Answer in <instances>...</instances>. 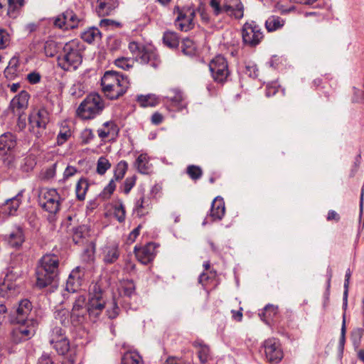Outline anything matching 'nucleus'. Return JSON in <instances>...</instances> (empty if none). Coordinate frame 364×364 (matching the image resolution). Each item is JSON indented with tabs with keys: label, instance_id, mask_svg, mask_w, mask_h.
I'll use <instances>...</instances> for the list:
<instances>
[{
	"label": "nucleus",
	"instance_id": "nucleus-1",
	"mask_svg": "<svg viewBox=\"0 0 364 364\" xmlns=\"http://www.w3.org/2000/svg\"><path fill=\"white\" fill-rule=\"evenodd\" d=\"M59 259L54 254L44 255L38 262L36 268L37 288L42 289L54 283L59 273Z\"/></svg>",
	"mask_w": 364,
	"mask_h": 364
},
{
	"label": "nucleus",
	"instance_id": "nucleus-2",
	"mask_svg": "<svg viewBox=\"0 0 364 364\" xmlns=\"http://www.w3.org/2000/svg\"><path fill=\"white\" fill-rule=\"evenodd\" d=\"M83 50L79 43L70 41L65 44L57 57L58 67L67 72L75 71L82 63Z\"/></svg>",
	"mask_w": 364,
	"mask_h": 364
},
{
	"label": "nucleus",
	"instance_id": "nucleus-3",
	"mask_svg": "<svg viewBox=\"0 0 364 364\" xmlns=\"http://www.w3.org/2000/svg\"><path fill=\"white\" fill-rule=\"evenodd\" d=\"M87 304L89 318L95 323L100 318L107 304L105 292L99 284H95L90 288Z\"/></svg>",
	"mask_w": 364,
	"mask_h": 364
},
{
	"label": "nucleus",
	"instance_id": "nucleus-4",
	"mask_svg": "<svg viewBox=\"0 0 364 364\" xmlns=\"http://www.w3.org/2000/svg\"><path fill=\"white\" fill-rule=\"evenodd\" d=\"M104 108L102 97L97 93H91L80 104L77 114L82 119H91L99 115Z\"/></svg>",
	"mask_w": 364,
	"mask_h": 364
},
{
	"label": "nucleus",
	"instance_id": "nucleus-5",
	"mask_svg": "<svg viewBox=\"0 0 364 364\" xmlns=\"http://www.w3.org/2000/svg\"><path fill=\"white\" fill-rule=\"evenodd\" d=\"M210 5L216 16L225 13L235 19H240L244 16V6L240 0H210Z\"/></svg>",
	"mask_w": 364,
	"mask_h": 364
},
{
	"label": "nucleus",
	"instance_id": "nucleus-6",
	"mask_svg": "<svg viewBox=\"0 0 364 364\" xmlns=\"http://www.w3.org/2000/svg\"><path fill=\"white\" fill-rule=\"evenodd\" d=\"M50 112L45 106L32 107L28 120L30 131L35 134H41L50 122Z\"/></svg>",
	"mask_w": 364,
	"mask_h": 364
},
{
	"label": "nucleus",
	"instance_id": "nucleus-7",
	"mask_svg": "<svg viewBox=\"0 0 364 364\" xmlns=\"http://www.w3.org/2000/svg\"><path fill=\"white\" fill-rule=\"evenodd\" d=\"M16 323L18 326L12 329L11 339L12 342L18 344L28 341L34 336L38 321V319H30V322Z\"/></svg>",
	"mask_w": 364,
	"mask_h": 364
},
{
	"label": "nucleus",
	"instance_id": "nucleus-8",
	"mask_svg": "<svg viewBox=\"0 0 364 364\" xmlns=\"http://www.w3.org/2000/svg\"><path fill=\"white\" fill-rule=\"evenodd\" d=\"M70 313V322L73 326H79L85 323L88 316V309L85 295L80 294L75 297Z\"/></svg>",
	"mask_w": 364,
	"mask_h": 364
},
{
	"label": "nucleus",
	"instance_id": "nucleus-9",
	"mask_svg": "<svg viewBox=\"0 0 364 364\" xmlns=\"http://www.w3.org/2000/svg\"><path fill=\"white\" fill-rule=\"evenodd\" d=\"M242 42L250 47H255L264 38L260 26L254 21L246 22L242 28Z\"/></svg>",
	"mask_w": 364,
	"mask_h": 364
},
{
	"label": "nucleus",
	"instance_id": "nucleus-10",
	"mask_svg": "<svg viewBox=\"0 0 364 364\" xmlns=\"http://www.w3.org/2000/svg\"><path fill=\"white\" fill-rule=\"evenodd\" d=\"M63 198L54 188L46 189L39 196V203L43 210L56 214L60 209Z\"/></svg>",
	"mask_w": 364,
	"mask_h": 364
},
{
	"label": "nucleus",
	"instance_id": "nucleus-11",
	"mask_svg": "<svg viewBox=\"0 0 364 364\" xmlns=\"http://www.w3.org/2000/svg\"><path fill=\"white\" fill-rule=\"evenodd\" d=\"M209 69L215 82L223 84L230 75L227 60L221 55L215 56L209 63Z\"/></svg>",
	"mask_w": 364,
	"mask_h": 364
},
{
	"label": "nucleus",
	"instance_id": "nucleus-12",
	"mask_svg": "<svg viewBox=\"0 0 364 364\" xmlns=\"http://www.w3.org/2000/svg\"><path fill=\"white\" fill-rule=\"evenodd\" d=\"M118 297L120 299V304L126 311L129 309L136 310L138 309V305L136 302H128V299H138V296L136 292V286L132 280H127L124 282L122 287V291L119 293Z\"/></svg>",
	"mask_w": 364,
	"mask_h": 364
},
{
	"label": "nucleus",
	"instance_id": "nucleus-13",
	"mask_svg": "<svg viewBox=\"0 0 364 364\" xmlns=\"http://www.w3.org/2000/svg\"><path fill=\"white\" fill-rule=\"evenodd\" d=\"M267 360L272 364L279 363L284 354L279 342L275 338H269L263 343Z\"/></svg>",
	"mask_w": 364,
	"mask_h": 364
},
{
	"label": "nucleus",
	"instance_id": "nucleus-14",
	"mask_svg": "<svg viewBox=\"0 0 364 364\" xmlns=\"http://www.w3.org/2000/svg\"><path fill=\"white\" fill-rule=\"evenodd\" d=\"M30 319H37L36 311L33 309V304L27 299H21L16 311L14 323L30 322Z\"/></svg>",
	"mask_w": 364,
	"mask_h": 364
},
{
	"label": "nucleus",
	"instance_id": "nucleus-15",
	"mask_svg": "<svg viewBox=\"0 0 364 364\" xmlns=\"http://www.w3.org/2000/svg\"><path fill=\"white\" fill-rule=\"evenodd\" d=\"M80 21L81 19L77 16L73 10L67 9L55 18L54 25L65 30L73 29L79 26Z\"/></svg>",
	"mask_w": 364,
	"mask_h": 364
},
{
	"label": "nucleus",
	"instance_id": "nucleus-16",
	"mask_svg": "<svg viewBox=\"0 0 364 364\" xmlns=\"http://www.w3.org/2000/svg\"><path fill=\"white\" fill-rule=\"evenodd\" d=\"M184 97L183 92L178 88H171L167 91L164 97V102L172 111L182 110L186 106L183 105Z\"/></svg>",
	"mask_w": 364,
	"mask_h": 364
},
{
	"label": "nucleus",
	"instance_id": "nucleus-17",
	"mask_svg": "<svg viewBox=\"0 0 364 364\" xmlns=\"http://www.w3.org/2000/svg\"><path fill=\"white\" fill-rule=\"evenodd\" d=\"M24 192L25 190H21L15 196L7 199L4 203L1 205V212L4 219L9 216H15L17 215L18 209L23 201Z\"/></svg>",
	"mask_w": 364,
	"mask_h": 364
},
{
	"label": "nucleus",
	"instance_id": "nucleus-18",
	"mask_svg": "<svg viewBox=\"0 0 364 364\" xmlns=\"http://www.w3.org/2000/svg\"><path fill=\"white\" fill-rule=\"evenodd\" d=\"M157 245L154 242H148L143 247H134V254L139 262L143 264H148L151 262L156 256V248Z\"/></svg>",
	"mask_w": 364,
	"mask_h": 364
},
{
	"label": "nucleus",
	"instance_id": "nucleus-19",
	"mask_svg": "<svg viewBox=\"0 0 364 364\" xmlns=\"http://www.w3.org/2000/svg\"><path fill=\"white\" fill-rule=\"evenodd\" d=\"M52 346L58 355H65L68 353V357L62 361V364H75L76 360V352L74 348H70L68 338L61 341H60Z\"/></svg>",
	"mask_w": 364,
	"mask_h": 364
},
{
	"label": "nucleus",
	"instance_id": "nucleus-20",
	"mask_svg": "<svg viewBox=\"0 0 364 364\" xmlns=\"http://www.w3.org/2000/svg\"><path fill=\"white\" fill-rule=\"evenodd\" d=\"M17 145V138L11 132H6L0 135V154L12 156Z\"/></svg>",
	"mask_w": 364,
	"mask_h": 364
},
{
	"label": "nucleus",
	"instance_id": "nucleus-21",
	"mask_svg": "<svg viewBox=\"0 0 364 364\" xmlns=\"http://www.w3.org/2000/svg\"><path fill=\"white\" fill-rule=\"evenodd\" d=\"M85 272V268L81 267L73 269L67 279L66 290L75 292L82 284Z\"/></svg>",
	"mask_w": 364,
	"mask_h": 364
},
{
	"label": "nucleus",
	"instance_id": "nucleus-22",
	"mask_svg": "<svg viewBox=\"0 0 364 364\" xmlns=\"http://www.w3.org/2000/svg\"><path fill=\"white\" fill-rule=\"evenodd\" d=\"M110 88V90H104L105 96L110 100H117L122 97L129 89L130 82L129 77L121 78L119 83H117Z\"/></svg>",
	"mask_w": 364,
	"mask_h": 364
},
{
	"label": "nucleus",
	"instance_id": "nucleus-23",
	"mask_svg": "<svg viewBox=\"0 0 364 364\" xmlns=\"http://www.w3.org/2000/svg\"><path fill=\"white\" fill-rule=\"evenodd\" d=\"M136 61L141 64L150 65L154 68H158L161 63L160 57L156 50L146 46L142 50Z\"/></svg>",
	"mask_w": 364,
	"mask_h": 364
},
{
	"label": "nucleus",
	"instance_id": "nucleus-24",
	"mask_svg": "<svg viewBox=\"0 0 364 364\" xmlns=\"http://www.w3.org/2000/svg\"><path fill=\"white\" fill-rule=\"evenodd\" d=\"M30 95L26 90L21 91L11 101L9 109L14 114L16 112H23V110L28 107Z\"/></svg>",
	"mask_w": 364,
	"mask_h": 364
},
{
	"label": "nucleus",
	"instance_id": "nucleus-25",
	"mask_svg": "<svg viewBox=\"0 0 364 364\" xmlns=\"http://www.w3.org/2000/svg\"><path fill=\"white\" fill-rule=\"evenodd\" d=\"M128 77L119 72L114 70H107L101 78V86L102 92L104 90H110V88L114 87L117 83H119L121 78Z\"/></svg>",
	"mask_w": 364,
	"mask_h": 364
},
{
	"label": "nucleus",
	"instance_id": "nucleus-26",
	"mask_svg": "<svg viewBox=\"0 0 364 364\" xmlns=\"http://www.w3.org/2000/svg\"><path fill=\"white\" fill-rule=\"evenodd\" d=\"M225 213V201L223 198L218 196L212 202L209 217L212 221L221 220Z\"/></svg>",
	"mask_w": 364,
	"mask_h": 364
},
{
	"label": "nucleus",
	"instance_id": "nucleus-27",
	"mask_svg": "<svg viewBox=\"0 0 364 364\" xmlns=\"http://www.w3.org/2000/svg\"><path fill=\"white\" fill-rule=\"evenodd\" d=\"M102 260L106 264L114 263L120 256L119 246L117 244L106 245L102 248Z\"/></svg>",
	"mask_w": 364,
	"mask_h": 364
},
{
	"label": "nucleus",
	"instance_id": "nucleus-28",
	"mask_svg": "<svg viewBox=\"0 0 364 364\" xmlns=\"http://www.w3.org/2000/svg\"><path fill=\"white\" fill-rule=\"evenodd\" d=\"M151 208V199L149 197L141 196L135 203L134 213L136 216L141 218L148 215Z\"/></svg>",
	"mask_w": 364,
	"mask_h": 364
},
{
	"label": "nucleus",
	"instance_id": "nucleus-29",
	"mask_svg": "<svg viewBox=\"0 0 364 364\" xmlns=\"http://www.w3.org/2000/svg\"><path fill=\"white\" fill-rule=\"evenodd\" d=\"M97 2L98 6L96 11L100 16L110 15L119 5L117 0H97Z\"/></svg>",
	"mask_w": 364,
	"mask_h": 364
},
{
	"label": "nucleus",
	"instance_id": "nucleus-30",
	"mask_svg": "<svg viewBox=\"0 0 364 364\" xmlns=\"http://www.w3.org/2000/svg\"><path fill=\"white\" fill-rule=\"evenodd\" d=\"M103 129H99L97 134L101 139H105L109 136L112 137L118 135L119 129L114 121H108L103 124Z\"/></svg>",
	"mask_w": 364,
	"mask_h": 364
},
{
	"label": "nucleus",
	"instance_id": "nucleus-31",
	"mask_svg": "<svg viewBox=\"0 0 364 364\" xmlns=\"http://www.w3.org/2000/svg\"><path fill=\"white\" fill-rule=\"evenodd\" d=\"M25 241L23 229L21 226H17L8 237L9 245L15 248L20 247Z\"/></svg>",
	"mask_w": 364,
	"mask_h": 364
},
{
	"label": "nucleus",
	"instance_id": "nucleus-32",
	"mask_svg": "<svg viewBox=\"0 0 364 364\" xmlns=\"http://www.w3.org/2000/svg\"><path fill=\"white\" fill-rule=\"evenodd\" d=\"M120 299L119 297H116L115 296H112L111 301H107L106 304V315L108 318L113 320L115 319L120 314V308L119 306V304Z\"/></svg>",
	"mask_w": 364,
	"mask_h": 364
},
{
	"label": "nucleus",
	"instance_id": "nucleus-33",
	"mask_svg": "<svg viewBox=\"0 0 364 364\" xmlns=\"http://www.w3.org/2000/svg\"><path fill=\"white\" fill-rule=\"evenodd\" d=\"M278 314V307L272 304L267 305L263 311L259 314L261 319L267 325H271L277 317Z\"/></svg>",
	"mask_w": 364,
	"mask_h": 364
},
{
	"label": "nucleus",
	"instance_id": "nucleus-34",
	"mask_svg": "<svg viewBox=\"0 0 364 364\" xmlns=\"http://www.w3.org/2000/svg\"><path fill=\"white\" fill-rule=\"evenodd\" d=\"M178 14L176 19L175 21V26L181 31H188L193 28L194 23L191 22L186 14H183L181 11H176Z\"/></svg>",
	"mask_w": 364,
	"mask_h": 364
},
{
	"label": "nucleus",
	"instance_id": "nucleus-35",
	"mask_svg": "<svg viewBox=\"0 0 364 364\" xmlns=\"http://www.w3.org/2000/svg\"><path fill=\"white\" fill-rule=\"evenodd\" d=\"M90 183L86 178L82 177L77 182L75 186L76 198L79 201H83L85 199L87 191Z\"/></svg>",
	"mask_w": 364,
	"mask_h": 364
},
{
	"label": "nucleus",
	"instance_id": "nucleus-36",
	"mask_svg": "<svg viewBox=\"0 0 364 364\" xmlns=\"http://www.w3.org/2000/svg\"><path fill=\"white\" fill-rule=\"evenodd\" d=\"M82 39L88 43H92L95 41H100L102 38V33L96 27H91L81 34Z\"/></svg>",
	"mask_w": 364,
	"mask_h": 364
},
{
	"label": "nucleus",
	"instance_id": "nucleus-37",
	"mask_svg": "<svg viewBox=\"0 0 364 364\" xmlns=\"http://www.w3.org/2000/svg\"><path fill=\"white\" fill-rule=\"evenodd\" d=\"M89 228L85 225H78L72 229L73 240L79 244L89 235Z\"/></svg>",
	"mask_w": 364,
	"mask_h": 364
},
{
	"label": "nucleus",
	"instance_id": "nucleus-38",
	"mask_svg": "<svg viewBox=\"0 0 364 364\" xmlns=\"http://www.w3.org/2000/svg\"><path fill=\"white\" fill-rule=\"evenodd\" d=\"M122 364H144L142 357L136 350H129L123 355Z\"/></svg>",
	"mask_w": 364,
	"mask_h": 364
},
{
	"label": "nucleus",
	"instance_id": "nucleus-39",
	"mask_svg": "<svg viewBox=\"0 0 364 364\" xmlns=\"http://www.w3.org/2000/svg\"><path fill=\"white\" fill-rule=\"evenodd\" d=\"M193 346L198 348V357L201 364H205L210 358L209 347L199 341H194Z\"/></svg>",
	"mask_w": 364,
	"mask_h": 364
},
{
	"label": "nucleus",
	"instance_id": "nucleus-40",
	"mask_svg": "<svg viewBox=\"0 0 364 364\" xmlns=\"http://www.w3.org/2000/svg\"><path fill=\"white\" fill-rule=\"evenodd\" d=\"M54 318L63 327H68L70 322V313L65 308L56 309L54 311Z\"/></svg>",
	"mask_w": 364,
	"mask_h": 364
},
{
	"label": "nucleus",
	"instance_id": "nucleus-41",
	"mask_svg": "<svg viewBox=\"0 0 364 364\" xmlns=\"http://www.w3.org/2000/svg\"><path fill=\"white\" fill-rule=\"evenodd\" d=\"M136 101L141 107H155L159 103V98L154 94H149L146 95H138Z\"/></svg>",
	"mask_w": 364,
	"mask_h": 364
},
{
	"label": "nucleus",
	"instance_id": "nucleus-42",
	"mask_svg": "<svg viewBox=\"0 0 364 364\" xmlns=\"http://www.w3.org/2000/svg\"><path fill=\"white\" fill-rule=\"evenodd\" d=\"M284 21L279 16H271L265 21V27L269 32L275 31L283 27Z\"/></svg>",
	"mask_w": 364,
	"mask_h": 364
},
{
	"label": "nucleus",
	"instance_id": "nucleus-43",
	"mask_svg": "<svg viewBox=\"0 0 364 364\" xmlns=\"http://www.w3.org/2000/svg\"><path fill=\"white\" fill-rule=\"evenodd\" d=\"M68 338L65 335V331L64 328L60 326H55L51 330L50 336H49V343L51 346L55 345L60 341H63Z\"/></svg>",
	"mask_w": 364,
	"mask_h": 364
},
{
	"label": "nucleus",
	"instance_id": "nucleus-44",
	"mask_svg": "<svg viewBox=\"0 0 364 364\" xmlns=\"http://www.w3.org/2000/svg\"><path fill=\"white\" fill-rule=\"evenodd\" d=\"M114 217L119 223H123L126 218V210L122 199H117L112 205Z\"/></svg>",
	"mask_w": 364,
	"mask_h": 364
},
{
	"label": "nucleus",
	"instance_id": "nucleus-45",
	"mask_svg": "<svg viewBox=\"0 0 364 364\" xmlns=\"http://www.w3.org/2000/svg\"><path fill=\"white\" fill-rule=\"evenodd\" d=\"M163 42L170 48H176L179 46V38L175 32L166 31L164 33Z\"/></svg>",
	"mask_w": 364,
	"mask_h": 364
},
{
	"label": "nucleus",
	"instance_id": "nucleus-46",
	"mask_svg": "<svg viewBox=\"0 0 364 364\" xmlns=\"http://www.w3.org/2000/svg\"><path fill=\"white\" fill-rule=\"evenodd\" d=\"M181 51L188 56H193L196 54V46L190 38L184 39L181 43Z\"/></svg>",
	"mask_w": 364,
	"mask_h": 364
},
{
	"label": "nucleus",
	"instance_id": "nucleus-47",
	"mask_svg": "<svg viewBox=\"0 0 364 364\" xmlns=\"http://www.w3.org/2000/svg\"><path fill=\"white\" fill-rule=\"evenodd\" d=\"M149 159L146 154H140L135 161V166L138 171L141 173H147L149 169Z\"/></svg>",
	"mask_w": 364,
	"mask_h": 364
},
{
	"label": "nucleus",
	"instance_id": "nucleus-48",
	"mask_svg": "<svg viewBox=\"0 0 364 364\" xmlns=\"http://www.w3.org/2000/svg\"><path fill=\"white\" fill-rule=\"evenodd\" d=\"M19 68V62L17 58H12L5 69L4 73L7 77L16 76L18 75Z\"/></svg>",
	"mask_w": 364,
	"mask_h": 364
},
{
	"label": "nucleus",
	"instance_id": "nucleus-49",
	"mask_svg": "<svg viewBox=\"0 0 364 364\" xmlns=\"http://www.w3.org/2000/svg\"><path fill=\"white\" fill-rule=\"evenodd\" d=\"M128 169V164L125 161H120L115 168L114 173V180L119 181L122 179Z\"/></svg>",
	"mask_w": 364,
	"mask_h": 364
},
{
	"label": "nucleus",
	"instance_id": "nucleus-50",
	"mask_svg": "<svg viewBox=\"0 0 364 364\" xmlns=\"http://www.w3.org/2000/svg\"><path fill=\"white\" fill-rule=\"evenodd\" d=\"M363 334V328H356L351 331L350 338L353 342V345L355 349L360 347Z\"/></svg>",
	"mask_w": 364,
	"mask_h": 364
},
{
	"label": "nucleus",
	"instance_id": "nucleus-51",
	"mask_svg": "<svg viewBox=\"0 0 364 364\" xmlns=\"http://www.w3.org/2000/svg\"><path fill=\"white\" fill-rule=\"evenodd\" d=\"M136 181V176H132L127 177L122 185L119 187V190L123 192L125 195H128L132 188L135 186Z\"/></svg>",
	"mask_w": 364,
	"mask_h": 364
},
{
	"label": "nucleus",
	"instance_id": "nucleus-52",
	"mask_svg": "<svg viewBox=\"0 0 364 364\" xmlns=\"http://www.w3.org/2000/svg\"><path fill=\"white\" fill-rule=\"evenodd\" d=\"M186 173L192 180L197 181L201 178L203 175V171L198 166L189 165L186 168Z\"/></svg>",
	"mask_w": 364,
	"mask_h": 364
},
{
	"label": "nucleus",
	"instance_id": "nucleus-53",
	"mask_svg": "<svg viewBox=\"0 0 364 364\" xmlns=\"http://www.w3.org/2000/svg\"><path fill=\"white\" fill-rule=\"evenodd\" d=\"M110 167L111 164L106 157L101 156L99 158L97 163V173L98 174L104 175Z\"/></svg>",
	"mask_w": 364,
	"mask_h": 364
},
{
	"label": "nucleus",
	"instance_id": "nucleus-54",
	"mask_svg": "<svg viewBox=\"0 0 364 364\" xmlns=\"http://www.w3.org/2000/svg\"><path fill=\"white\" fill-rule=\"evenodd\" d=\"M71 136V131L68 127H63L57 136V144L61 146Z\"/></svg>",
	"mask_w": 364,
	"mask_h": 364
},
{
	"label": "nucleus",
	"instance_id": "nucleus-55",
	"mask_svg": "<svg viewBox=\"0 0 364 364\" xmlns=\"http://www.w3.org/2000/svg\"><path fill=\"white\" fill-rule=\"evenodd\" d=\"M145 47L146 46L144 45L140 44L136 41H131L128 46L129 51L134 57L136 61L139 59L142 50H144Z\"/></svg>",
	"mask_w": 364,
	"mask_h": 364
},
{
	"label": "nucleus",
	"instance_id": "nucleus-56",
	"mask_svg": "<svg viewBox=\"0 0 364 364\" xmlns=\"http://www.w3.org/2000/svg\"><path fill=\"white\" fill-rule=\"evenodd\" d=\"M44 52L47 57H54L57 53V43L54 41H47L44 44Z\"/></svg>",
	"mask_w": 364,
	"mask_h": 364
},
{
	"label": "nucleus",
	"instance_id": "nucleus-57",
	"mask_svg": "<svg viewBox=\"0 0 364 364\" xmlns=\"http://www.w3.org/2000/svg\"><path fill=\"white\" fill-rule=\"evenodd\" d=\"M116 188V184L114 180L112 179L107 186L105 187L102 193L100 194V197L103 200H107L110 198L112 194L114 193Z\"/></svg>",
	"mask_w": 364,
	"mask_h": 364
},
{
	"label": "nucleus",
	"instance_id": "nucleus-58",
	"mask_svg": "<svg viewBox=\"0 0 364 364\" xmlns=\"http://www.w3.org/2000/svg\"><path fill=\"white\" fill-rule=\"evenodd\" d=\"M114 64L123 70H129L133 67L134 60L127 58H118L114 60Z\"/></svg>",
	"mask_w": 364,
	"mask_h": 364
},
{
	"label": "nucleus",
	"instance_id": "nucleus-59",
	"mask_svg": "<svg viewBox=\"0 0 364 364\" xmlns=\"http://www.w3.org/2000/svg\"><path fill=\"white\" fill-rule=\"evenodd\" d=\"M11 4H9V0H0V15L4 13V11L6 10L7 15L12 18H16L20 14L21 9H18L16 11V14L14 16L10 13V6Z\"/></svg>",
	"mask_w": 364,
	"mask_h": 364
},
{
	"label": "nucleus",
	"instance_id": "nucleus-60",
	"mask_svg": "<svg viewBox=\"0 0 364 364\" xmlns=\"http://www.w3.org/2000/svg\"><path fill=\"white\" fill-rule=\"evenodd\" d=\"M56 166L57 163H54L52 166L46 168V170L42 173L43 178L46 180L53 178L56 173Z\"/></svg>",
	"mask_w": 364,
	"mask_h": 364
},
{
	"label": "nucleus",
	"instance_id": "nucleus-61",
	"mask_svg": "<svg viewBox=\"0 0 364 364\" xmlns=\"http://www.w3.org/2000/svg\"><path fill=\"white\" fill-rule=\"evenodd\" d=\"M10 41L9 33L4 29H0V49L5 48Z\"/></svg>",
	"mask_w": 364,
	"mask_h": 364
},
{
	"label": "nucleus",
	"instance_id": "nucleus-62",
	"mask_svg": "<svg viewBox=\"0 0 364 364\" xmlns=\"http://www.w3.org/2000/svg\"><path fill=\"white\" fill-rule=\"evenodd\" d=\"M95 138L93 132L90 129H85L81 134L82 143L83 144H87Z\"/></svg>",
	"mask_w": 364,
	"mask_h": 364
},
{
	"label": "nucleus",
	"instance_id": "nucleus-63",
	"mask_svg": "<svg viewBox=\"0 0 364 364\" xmlns=\"http://www.w3.org/2000/svg\"><path fill=\"white\" fill-rule=\"evenodd\" d=\"M10 6V13L14 16L16 14V11L18 9H21L24 6L25 1L24 0H9Z\"/></svg>",
	"mask_w": 364,
	"mask_h": 364
},
{
	"label": "nucleus",
	"instance_id": "nucleus-64",
	"mask_svg": "<svg viewBox=\"0 0 364 364\" xmlns=\"http://www.w3.org/2000/svg\"><path fill=\"white\" fill-rule=\"evenodd\" d=\"M36 364H55V363L48 353H44L38 358Z\"/></svg>",
	"mask_w": 364,
	"mask_h": 364
}]
</instances>
